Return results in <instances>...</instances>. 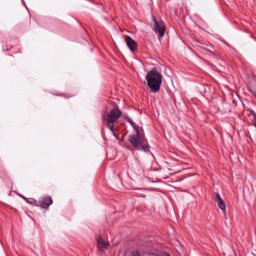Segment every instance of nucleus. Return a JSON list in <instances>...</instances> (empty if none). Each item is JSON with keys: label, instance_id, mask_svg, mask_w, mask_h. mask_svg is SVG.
<instances>
[{"label": "nucleus", "instance_id": "f257e3e1", "mask_svg": "<svg viewBox=\"0 0 256 256\" xmlns=\"http://www.w3.org/2000/svg\"><path fill=\"white\" fill-rule=\"evenodd\" d=\"M146 81V85L151 93H159L161 84L163 83V74H161L157 68H153L147 72Z\"/></svg>", "mask_w": 256, "mask_h": 256}, {"label": "nucleus", "instance_id": "f03ea898", "mask_svg": "<svg viewBox=\"0 0 256 256\" xmlns=\"http://www.w3.org/2000/svg\"><path fill=\"white\" fill-rule=\"evenodd\" d=\"M128 141L137 151H144L145 153H148L149 145L147 144V138H145V134H143L141 130L136 132V134L130 135Z\"/></svg>", "mask_w": 256, "mask_h": 256}, {"label": "nucleus", "instance_id": "7ed1b4c3", "mask_svg": "<svg viewBox=\"0 0 256 256\" xmlns=\"http://www.w3.org/2000/svg\"><path fill=\"white\" fill-rule=\"evenodd\" d=\"M104 125L108 127L115 135V123L121 119V110L119 107H114L109 112H105L102 117Z\"/></svg>", "mask_w": 256, "mask_h": 256}, {"label": "nucleus", "instance_id": "20e7f679", "mask_svg": "<svg viewBox=\"0 0 256 256\" xmlns=\"http://www.w3.org/2000/svg\"><path fill=\"white\" fill-rule=\"evenodd\" d=\"M153 31L158 35L159 39L165 37V22L157 20L155 16H153Z\"/></svg>", "mask_w": 256, "mask_h": 256}, {"label": "nucleus", "instance_id": "39448f33", "mask_svg": "<svg viewBox=\"0 0 256 256\" xmlns=\"http://www.w3.org/2000/svg\"><path fill=\"white\" fill-rule=\"evenodd\" d=\"M214 201L215 203H217L219 209L224 212V215H226L227 206L225 205V201H223V198H221V195L219 193L215 194Z\"/></svg>", "mask_w": 256, "mask_h": 256}, {"label": "nucleus", "instance_id": "423d86ee", "mask_svg": "<svg viewBox=\"0 0 256 256\" xmlns=\"http://www.w3.org/2000/svg\"><path fill=\"white\" fill-rule=\"evenodd\" d=\"M49 205H53V198H51V196L41 198V200L37 204V206L42 207V209H47Z\"/></svg>", "mask_w": 256, "mask_h": 256}, {"label": "nucleus", "instance_id": "0eeeda50", "mask_svg": "<svg viewBox=\"0 0 256 256\" xmlns=\"http://www.w3.org/2000/svg\"><path fill=\"white\" fill-rule=\"evenodd\" d=\"M96 241H97V249H98V251L103 252V251H106V249H109L110 243L106 242L103 239V237L99 236Z\"/></svg>", "mask_w": 256, "mask_h": 256}, {"label": "nucleus", "instance_id": "6e6552de", "mask_svg": "<svg viewBox=\"0 0 256 256\" xmlns=\"http://www.w3.org/2000/svg\"><path fill=\"white\" fill-rule=\"evenodd\" d=\"M125 43L130 51H132V53L137 51V42L133 40V38H131L130 36H126Z\"/></svg>", "mask_w": 256, "mask_h": 256}, {"label": "nucleus", "instance_id": "1a4fd4ad", "mask_svg": "<svg viewBox=\"0 0 256 256\" xmlns=\"http://www.w3.org/2000/svg\"><path fill=\"white\" fill-rule=\"evenodd\" d=\"M128 122L133 127V129H135L136 132L141 131V128L139 126H137V124L135 122H133V120L128 119Z\"/></svg>", "mask_w": 256, "mask_h": 256}, {"label": "nucleus", "instance_id": "9d476101", "mask_svg": "<svg viewBox=\"0 0 256 256\" xmlns=\"http://www.w3.org/2000/svg\"><path fill=\"white\" fill-rule=\"evenodd\" d=\"M252 117L254 119V125L256 127V113L255 112L252 113Z\"/></svg>", "mask_w": 256, "mask_h": 256}, {"label": "nucleus", "instance_id": "9b49d317", "mask_svg": "<svg viewBox=\"0 0 256 256\" xmlns=\"http://www.w3.org/2000/svg\"><path fill=\"white\" fill-rule=\"evenodd\" d=\"M132 256H139V252H133Z\"/></svg>", "mask_w": 256, "mask_h": 256}, {"label": "nucleus", "instance_id": "f8f14e48", "mask_svg": "<svg viewBox=\"0 0 256 256\" xmlns=\"http://www.w3.org/2000/svg\"><path fill=\"white\" fill-rule=\"evenodd\" d=\"M161 256H170L168 253H163Z\"/></svg>", "mask_w": 256, "mask_h": 256}]
</instances>
